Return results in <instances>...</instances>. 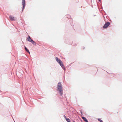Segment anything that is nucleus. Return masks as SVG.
I'll return each instance as SVG.
<instances>
[{
    "label": "nucleus",
    "instance_id": "nucleus-1",
    "mask_svg": "<svg viewBox=\"0 0 122 122\" xmlns=\"http://www.w3.org/2000/svg\"><path fill=\"white\" fill-rule=\"evenodd\" d=\"M57 91L58 92V93L60 96H62L63 92V87L61 83V82H59L57 85Z\"/></svg>",
    "mask_w": 122,
    "mask_h": 122
},
{
    "label": "nucleus",
    "instance_id": "nucleus-2",
    "mask_svg": "<svg viewBox=\"0 0 122 122\" xmlns=\"http://www.w3.org/2000/svg\"><path fill=\"white\" fill-rule=\"evenodd\" d=\"M22 4L23 5L22 9V12H23L24 10L26 4L25 3V0H22Z\"/></svg>",
    "mask_w": 122,
    "mask_h": 122
},
{
    "label": "nucleus",
    "instance_id": "nucleus-3",
    "mask_svg": "<svg viewBox=\"0 0 122 122\" xmlns=\"http://www.w3.org/2000/svg\"><path fill=\"white\" fill-rule=\"evenodd\" d=\"M110 23L109 22H108L106 23L103 26V28L104 29H105L107 28L110 25Z\"/></svg>",
    "mask_w": 122,
    "mask_h": 122
},
{
    "label": "nucleus",
    "instance_id": "nucleus-4",
    "mask_svg": "<svg viewBox=\"0 0 122 122\" xmlns=\"http://www.w3.org/2000/svg\"><path fill=\"white\" fill-rule=\"evenodd\" d=\"M58 63L62 68L64 70H65V68L62 62L61 61L60 62Z\"/></svg>",
    "mask_w": 122,
    "mask_h": 122
},
{
    "label": "nucleus",
    "instance_id": "nucleus-5",
    "mask_svg": "<svg viewBox=\"0 0 122 122\" xmlns=\"http://www.w3.org/2000/svg\"><path fill=\"white\" fill-rule=\"evenodd\" d=\"M58 63L62 68L64 70H65V68L62 62L61 61L60 62Z\"/></svg>",
    "mask_w": 122,
    "mask_h": 122
},
{
    "label": "nucleus",
    "instance_id": "nucleus-6",
    "mask_svg": "<svg viewBox=\"0 0 122 122\" xmlns=\"http://www.w3.org/2000/svg\"><path fill=\"white\" fill-rule=\"evenodd\" d=\"M9 18L10 19L11 21H15V18L12 16H9Z\"/></svg>",
    "mask_w": 122,
    "mask_h": 122
},
{
    "label": "nucleus",
    "instance_id": "nucleus-7",
    "mask_svg": "<svg viewBox=\"0 0 122 122\" xmlns=\"http://www.w3.org/2000/svg\"><path fill=\"white\" fill-rule=\"evenodd\" d=\"M26 40L29 42H31L33 40L31 39L30 36H29L26 39Z\"/></svg>",
    "mask_w": 122,
    "mask_h": 122
},
{
    "label": "nucleus",
    "instance_id": "nucleus-8",
    "mask_svg": "<svg viewBox=\"0 0 122 122\" xmlns=\"http://www.w3.org/2000/svg\"><path fill=\"white\" fill-rule=\"evenodd\" d=\"M55 59L56 61L58 63L61 61L59 58L57 57H56Z\"/></svg>",
    "mask_w": 122,
    "mask_h": 122
},
{
    "label": "nucleus",
    "instance_id": "nucleus-9",
    "mask_svg": "<svg viewBox=\"0 0 122 122\" xmlns=\"http://www.w3.org/2000/svg\"><path fill=\"white\" fill-rule=\"evenodd\" d=\"M82 118L86 122H88V121L85 117H82Z\"/></svg>",
    "mask_w": 122,
    "mask_h": 122
},
{
    "label": "nucleus",
    "instance_id": "nucleus-10",
    "mask_svg": "<svg viewBox=\"0 0 122 122\" xmlns=\"http://www.w3.org/2000/svg\"><path fill=\"white\" fill-rule=\"evenodd\" d=\"M25 51H26L29 53V54H30V52L29 51V50L26 48V47L25 46Z\"/></svg>",
    "mask_w": 122,
    "mask_h": 122
},
{
    "label": "nucleus",
    "instance_id": "nucleus-11",
    "mask_svg": "<svg viewBox=\"0 0 122 122\" xmlns=\"http://www.w3.org/2000/svg\"><path fill=\"white\" fill-rule=\"evenodd\" d=\"M64 117L65 119L66 120V121L67 122H69V118H66L65 115H64Z\"/></svg>",
    "mask_w": 122,
    "mask_h": 122
},
{
    "label": "nucleus",
    "instance_id": "nucleus-12",
    "mask_svg": "<svg viewBox=\"0 0 122 122\" xmlns=\"http://www.w3.org/2000/svg\"><path fill=\"white\" fill-rule=\"evenodd\" d=\"M31 42L34 45H36V42L33 40Z\"/></svg>",
    "mask_w": 122,
    "mask_h": 122
},
{
    "label": "nucleus",
    "instance_id": "nucleus-13",
    "mask_svg": "<svg viewBox=\"0 0 122 122\" xmlns=\"http://www.w3.org/2000/svg\"><path fill=\"white\" fill-rule=\"evenodd\" d=\"M98 120L101 122H103V121L101 120L100 118H98Z\"/></svg>",
    "mask_w": 122,
    "mask_h": 122
},
{
    "label": "nucleus",
    "instance_id": "nucleus-14",
    "mask_svg": "<svg viewBox=\"0 0 122 122\" xmlns=\"http://www.w3.org/2000/svg\"><path fill=\"white\" fill-rule=\"evenodd\" d=\"M99 0V1L100 2H101V0Z\"/></svg>",
    "mask_w": 122,
    "mask_h": 122
},
{
    "label": "nucleus",
    "instance_id": "nucleus-15",
    "mask_svg": "<svg viewBox=\"0 0 122 122\" xmlns=\"http://www.w3.org/2000/svg\"><path fill=\"white\" fill-rule=\"evenodd\" d=\"M69 122H70V120L69 119Z\"/></svg>",
    "mask_w": 122,
    "mask_h": 122
},
{
    "label": "nucleus",
    "instance_id": "nucleus-16",
    "mask_svg": "<svg viewBox=\"0 0 122 122\" xmlns=\"http://www.w3.org/2000/svg\"><path fill=\"white\" fill-rule=\"evenodd\" d=\"M67 15H66V17L67 18H68V17H67Z\"/></svg>",
    "mask_w": 122,
    "mask_h": 122
},
{
    "label": "nucleus",
    "instance_id": "nucleus-17",
    "mask_svg": "<svg viewBox=\"0 0 122 122\" xmlns=\"http://www.w3.org/2000/svg\"><path fill=\"white\" fill-rule=\"evenodd\" d=\"M98 68H97V70H98Z\"/></svg>",
    "mask_w": 122,
    "mask_h": 122
},
{
    "label": "nucleus",
    "instance_id": "nucleus-18",
    "mask_svg": "<svg viewBox=\"0 0 122 122\" xmlns=\"http://www.w3.org/2000/svg\"><path fill=\"white\" fill-rule=\"evenodd\" d=\"M74 122H75V121H74Z\"/></svg>",
    "mask_w": 122,
    "mask_h": 122
}]
</instances>
